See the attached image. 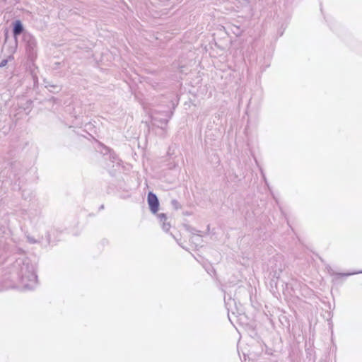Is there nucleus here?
<instances>
[{
    "label": "nucleus",
    "instance_id": "1",
    "mask_svg": "<svg viewBox=\"0 0 362 362\" xmlns=\"http://www.w3.org/2000/svg\"><path fill=\"white\" fill-rule=\"evenodd\" d=\"M148 203L152 213H157L159 209V203L157 197L152 192H149L148 194Z\"/></svg>",
    "mask_w": 362,
    "mask_h": 362
},
{
    "label": "nucleus",
    "instance_id": "2",
    "mask_svg": "<svg viewBox=\"0 0 362 362\" xmlns=\"http://www.w3.org/2000/svg\"><path fill=\"white\" fill-rule=\"evenodd\" d=\"M23 31V26L20 21H16L14 23V27H13V35L18 36Z\"/></svg>",
    "mask_w": 362,
    "mask_h": 362
},
{
    "label": "nucleus",
    "instance_id": "3",
    "mask_svg": "<svg viewBox=\"0 0 362 362\" xmlns=\"http://www.w3.org/2000/svg\"><path fill=\"white\" fill-rule=\"evenodd\" d=\"M7 63V61L6 60H4L1 62V64H0V66H4Z\"/></svg>",
    "mask_w": 362,
    "mask_h": 362
},
{
    "label": "nucleus",
    "instance_id": "4",
    "mask_svg": "<svg viewBox=\"0 0 362 362\" xmlns=\"http://www.w3.org/2000/svg\"><path fill=\"white\" fill-rule=\"evenodd\" d=\"M160 217H162V218H165V214H160Z\"/></svg>",
    "mask_w": 362,
    "mask_h": 362
}]
</instances>
